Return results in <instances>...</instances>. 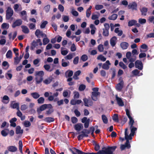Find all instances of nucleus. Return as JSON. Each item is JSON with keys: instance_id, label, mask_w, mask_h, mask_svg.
I'll return each instance as SVG.
<instances>
[{"instance_id": "44", "label": "nucleus", "mask_w": 154, "mask_h": 154, "mask_svg": "<svg viewBox=\"0 0 154 154\" xmlns=\"http://www.w3.org/2000/svg\"><path fill=\"white\" fill-rule=\"evenodd\" d=\"M19 146V149L20 151V152L23 153L22 152V147H23V144L21 140H19L18 143Z\"/></svg>"}, {"instance_id": "17", "label": "nucleus", "mask_w": 154, "mask_h": 154, "mask_svg": "<svg viewBox=\"0 0 154 154\" xmlns=\"http://www.w3.org/2000/svg\"><path fill=\"white\" fill-rule=\"evenodd\" d=\"M47 108L46 104H44L41 106L39 108L37 109V111L38 114L41 113V111H42Z\"/></svg>"}, {"instance_id": "33", "label": "nucleus", "mask_w": 154, "mask_h": 154, "mask_svg": "<svg viewBox=\"0 0 154 154\" xmlns=\"http://www.w3.org/2000/svg\"><path fill=\"white\" fill-rule=\"evenodd\" d=\"M137 22V21L134 20H130L128 24V25L129 26H131L134 25H135Z\"/></svg>"}, {"instance_id": "62", "label": "nucleus", "mask_w": 154, "mask_h": 154, "mask_svg": "<svg viewBox=\"0 0 154 154\" xmlns=\"http://www.w3.org/2000/svg\"><path fill=\"white\" fill-rule=\"evenodd\" d=\"M53 111L54 110L53 109H50L46 111L45 113L47 115H49L52 113Z\"/></svg>"}, {"instance_id": "59", "label": "nucleus", "mask_w": 154, "mask_h": 154, "mask_svg": "<svg viewBox=\"0 0 154 154\" xmlns=\"http://www.w3.org/2000/svg\"><path fill=\"white\" fill-rule=\"evenodd\" d=\"M103 46L102 44H100L98 46V49L100 52H102L103 51Z\"/></svg>"}, {"instance_id": "41", "label": "nucleus", "mask_w": 154, "mask_h": 154, "mask_svg": "<svg viewBox=\"0 0 154 154\" xmlns=\"http://www.w3.org/2000/svg\"><path fill=\"white\" fill-rule=\"evenodd\" d=\"M64 59L62 60V66L63 67H65L69 66V63L68 62L67 63L64 62Z\"/></svg>"}, {"instance_id": "8", "label": "nucleus", "mask_w": 154, "mask_h": 154, "mask_svg": "<svg viewBox=\"0 0 154 154\" xmlns=\"http://www.w3.org/2000/svg\"><path fill=\"white\" fill-rule=\"evenodd\" d=\"M90 120L89 119H88L86 117H84L82 119L81 122L82 123H84V127L85 128H88L89 126Z\"/></svg>"}, {"instance_id": "23", "label": "nucleus", "mask_w": 154, "mask_h": 154, "mask_svg": "<svg viewBox=\"0 0 154 154\" xmlns=\"http://www.w3.org/2000/svg\"><path fill=\"white\" fill-rule=\"evenodd\" d=\"M35 35L37 37H39V36L41 35L42 36H43L44 34L43 33V32L41 31L40 30L38 29H37L35 32Z\"/></svg>"}, {"instance_id": "12", "label": "nucleus", "mask_w": 154, "mask_h": 154, "mask_svg": "<svg viewBox=\"0 0 154 154\" xmlns=\"http://www.w3.org/2000/svg\"><path fill=\"white\" fill-rule=\"evenodd\" d=\"M137 4L135 2H133L130 3L128 5V8L129 9H132V10H137Z\"/></svg>"}, {"instance_id": "16", "label": "nucleus", "mask_w": 154, "mask_h": 154, "mask_svg": "<svg viewBox=\"0 0 154 154\" xmlns=\"http://www.w3.org/2000/svg\"><path fill=\"white\" fill-rule=\"evenodd\" d=\"M83 128V125L81 123H77L74 125V128L77 131H80Z\"/></svg>"}, {"instance_id": "1", "label": "nucleus", "mask_w": 154, "mask_h": 154, "mask_svg": "<svg viewBox=\"0 0 154 154\" xmlns=\"http://www.w3.org/2000/svg\"><path fill=\"white\" fill-rule=\"evenodd\" d=\"M95 130V128L94 127H91L90 128V130L87 129H84L80 133L82 134L79 135L77 137L78 140H80L82 139L84 137H88V134H90V132H94Z\"/></svg>"}, {"instance_id": "35", "label": "nucleus", "mask_w": 154, "mask_h": 154, "mask_svg": "<svg viewBox=\"0 0 154 154\" xmlns=\"http://www.w3.org/2000/svg\"><path fill=\"white\" fill-rule=\"evenodd\" d=\"M53 78H49L48 79H45L44 81V83L46 84V85H48L50 84Z\"/></svg>"}, {"instance_id": "64", "label": "nucleus", "mask_w": 154, "mask_h": 154, "mask_svg": "<svg viewBox=\"0 0 154 154\" xmlns=\"http://www.w3.org/2000/svg\"><path fill=\"white\" fill-rule=\"evenodd\" d=\"M28 26L30 29H32L35 27V24L31 23L29 24Z\"/></svg>"}, {"instance_id": "38", "label": "nucleus", "mask_w": 154, "mask_h": 154, "mask_svg": "<svg viewBox=\"0 0 154 154\" xmlns=\"http://www.w3.org/2000/svg\"><path fill=\"white\" fill-rule=\"evenodd\" d=\"M113 120L116 122H119L118 116L117 114H114L112 117Z\"/></svg>"}, {"instance_id": "29", "label": "nucleus", "mask_w": 154, "mask_h": 154, "mask_svg": "<svg viewBox=\"0 0 154 154\" xmlns=\"http://www.w3.org/2000/svg\"><path fill=\"white\" fill-rule=\"evenodd\" d=\"M81 73V71L80 70H78L75 72L73 76V79L75 80L78 79H79V78L78 77V76L80 75Z\"/></svg>"}, {"instance_id": "45", "label": "nucleus", "mask_w": 154, "mask_h": 154, "mask_svg": "<svg viewBox=\"0 0 154 154\" xmlns=\"http://www.w3.org/2000/svg\"><path fill=\"white\" fill-rule=\"evenodd\" d=\"M128 118L129 119V125L130 126L132 127V126H133V124L134 123V120L132 117H129V118Z\"/></svg>"}, {"instance_id": "37", "label": "nucleus", "mask_w": 154, "mask_h": 154, "mask_svg": "<svg viewBox=\"0 0 154 154\" xmlns=\"http://www.w3.org/2000/svg\"><path fill=\"white\" fill-rule=\"evenodd\" d=\"M103 122L104 124H107L108 122V119L105 115H102L101 116Z\"/></svg>"}, {"instance_id": "53", "label": "nucleus", "mask_w": 154, "mask_h": 154, "mask_svg": "<svg viewBox=\"0 0 154 154\" xmlns=\"http://www.w3.org/2000/svg\"><path fill=\"white\" fill-rule=\"evenodd\" d=\"M138 22L140 23L143 24L146 23V20L145 19L140 18L138 20Z\"/></svg>"}, {"instance_id": "43", "label": "nucleus", "mask_w": 154, "mask_h": 154, "mask_svg": "<svg viewBox=\"0 0 154 154\" xmlns=\"http://www.w3.org/2000/svg\"><path fill=\"white\" fill-rule=\"evenodd\" d=\"M5 76L8 80H11L12 77V74L11 73H6L5 74Z\"/></svg>"}, {"instance_id": "14", "label": "nucleus", "mask_w": 154, "mask_h": 154, "mask_svg": "<svg viewBox=\"0 0 154 154\" xmlns=\"http://www.w3.org/2000/svg\"><path fill=\"white\" fill-rule=\"evenodd\" d=\"M100 93L99 92H92L91 96L92 99L95 101H97V96L98 95H100Z\"/></svg>"}, {"instance_id": "51", "label": "nucleus", "mask_w": 154, "mask_h": 154, "mask_svg": "<svg viewBox=\"0 0 154 154\" xmlns=\"http://www.w3.org/2000/svg\"><path fill=\"white\" fill-rule=\"evenodd\" d=\"M119 66L123 69H125L127 68V66L125 65L123 62H120L119 63Z\"/></svg>"}, {"instance_id": "2", "label": "nucleus", "mask_w": 154, "mask_h": 154, "mask_svg": "<svg viewBox=\"0 0 154 154\" xmlns=\"http://www.w3.org/2000/svg\"><path fill=\"white\" fill-rule=\"evenodd\" d=\"M116 148V146H103L101 149L103 154H114L113 152Z\"/></svg>"}, {"instance_id": "20", "label": "nucleus", "mask_w": 154, "mask_h": 154, "mask_svg": "<svg viewBox=\"0 0 154 154\" xmlns=\"http://www.w3.org/2000/svg\"><path fill=\"white\" fill-rule=\"evenodd\" d=\"M9 101V98L7 95H5L3 97L2 99V102L5 103H8Z\"/></svg>"}, {"instance_id": "15", "label": "nucleus", "mask_w": 154, "mask_h": 154, "mask_svg": "<svg viewBox=\"0 0 154 154\" xmlns=\"http://www.w3.org/2000/svg\"><path fill=\"white\" fill-rule=\"evenodd\" d=\"M117 37L116 36H113L110 39V43L112 47H114L115 46L117 42Z\"/></svg>"}, {"instance_id": "47", "label": "nucleus", "mask_w": 154, "mask_h": 154, "mask_svg": "<svg viewBox=\"0 0 154 154\" xmlns=\"http://www.w3.org/2000/svg\"><path fill=\"white\" fill-rule=\"evenodd\" d=\"M45 101L44 98L42 97L39 98L37 100L38 103L39 104H42Z\"/></svg>"}, {"instance_id": "34", "label": "nucleus", "mask_w": 154, "mask_h": 154, "mask_svg": "<svg viewBox=\"0 0 154 154\" xmlns=\"http://www.w3.org/2000/svg\"><path fill=\"white\" fill-rule=\"evenodd\" d=\"M38 45L37 42L35 40H33L31 44V46L30 47V49L32 50H33L34 48Z\"/></svg>"}, {"instance_id": "11", "label": "nucleus", "mask_w": 154, "mask_h": 154, "mask_svg": "<svg viewBox=\"0 0 154 154\" xmlns=\"http://www.w3.org/2000/svg\"><path fill=\"white\" fill-rule=\"evenodd\" d=\"M22 23V21L20 19H18L16 20L13 22L12 27L13 28H14L17 26H18L21 25Z\"/></svg>"}, {"instance_id": "19", "label": "nucleus", "mask_w": 154, "mask_h": 154, "mask_svg": "<svg viewBox=\"0 0 154 154\" xmlns=\"http://www.w3.org/2000/svg\"><path fill=\"white\" fill-rule=\"evenodd\" d=\"M125 138L126 140V141L125 145L127 148L128 149H129L131 147L130 144L129 143V140H130L129 139V137H127V136L126 132H125Z\"/></svg>"}, {"instance_id": "25", "label": "nucleus", "mask_w": 154, "mask_h": 154, "mask_svg": "<svg viewBox=\"0 0 154 154\" xmlns=\"http://www.w3.org/2000/svg\"><path fill=\"white\" fill-rule=\"evenodd\" d=\"M140 11L142 15L146 16L148 11V8H146L143 7L141 9H140Z\"/></svg>"}, {"instance_id": "40", "label": "nucleus", "mask_w": 154, "mask_h": 154, "mask_svg": "<svg viewBox=\"0 0 154 154\" xmlns=\"http://www.w3.org/2000/svg\"><path fill=\"white\" fill-rule=\"evenodd\" d=\"M118 17V15L116 14H113L111 16L109 17V19L110 20H116Z\"/></svg>"}, {"instance_id": "55", "label": "nucleus", "mask_w": 154, "mask_h": 154, "mask_svg": "<svg viewBox=\"0 0 154 154\" xmlns=\"http://www.w3.org/2000/svg\"><path fill=\"white\" fill-rule=\"evenodd\" d=\"M43 44L44 45H45L48 43L50 42V40L49 39H48L47 38H43Z\"/></svg>"}, {"instance_id": "30", "label": "nucleus", "mask_w": 154, "mask_h": 154, "mask_svg": "<svg viewBox=\"0 0 154 154\" xmlns=\"http://www.w3.org/2000/svg\"><path fill=\"white\" fill-rule=\"evenodd\" d=\"M31 95L35 99H37L40 96V95L37 92L31 93Z\"/></svg>"}, {"instance_id": "31", "label": "nucleus", "mask_w": 154, "mask_h": 154, "mask_svg": "<svg viewBox=\"0 0 154 154\" xmlns=\"http://www.w3.org/2000/svg\"><path fill=\"white\" fill-rule=\"evenodd\" d=\"M73 74V72L72 70H68L65 73V75L66 77H71Z\"/></svg>"}, {"instance_id": "61", "label": "nucleus", "mask_w": 154, "mask_h": 154, "mask_svg": "<svg viewBox=\"0 0 154 154\" xmlns=\"http://www.w3.org/2000/svg\"><path fill=\"white\" fill-rule=\"evenodd\" d=\"M74 112L75 115V116L78 117H79L81 115V113L77 109H75L74 110Z\"/></svg>"}, {"instance_id": "42", "label": "nucleus", "mask_w": 154, "mask_h": 154, "mask_svg": "<svg viewBox=\"0 0 154 154\" xmlns=\"http://www.w3.org/2000/svg\"><path fill=\"white\" fill-rule=\"evenodd\" d=\"M94 144L95 146L94 147V150L96 151L99 150L100 146L99 144L97 143L95 141H94Z\"/></svg>"}, {"instance_id": "54", "label": "nucleus", "mask_w": 154, "mask_h": 154, "mask_svg": "<svg viewBox=\"0 0 154 154\" xmlns=\"http://www.w3.org/2000/svg\"><path fill=\"white\" fill-rule=\"evenodd\" d=\"M103 8L102 5H95V8L96 10H99L102 9Z\"/></svg>"}, {"instance_id": "63", "label": "nucleus", "mask_w": 154, "mask_h": 154, "mask_svg": "<svg viewBox=\"0 0 154 154\" xmlns=\"http://www.w3.org/2000/svg\"><path fill=\"white\" fill-rule=\"evenodd\" d=\"M132 72L134 75L137 76L138 75L139 73V71L137 69H135L133 70L132 71Z\"/></svg>"}, {"instance_id": "60", "label": "nucleus", "mask_w": 154, "mask_h": 154, "mask_svg": "<svg viewBox=\"0 0 154 154\" xmlns=\"http://www.w3.org/2000/svg\"><path fill=\"white\" fill-rule=\"evenodd\" d=\"M73 56L72 54H69L66 57H65V59L66 60H71Z\"/></svg>"}, {"instance_id": "36", "label": "nucleus", "mask_w": 154, "mask_h": 154, "mask_svg": "<svg viewBox=\"0 0 154 154\" xmlns=\"http://www.w3.org/2000/svg\"><path fill=\"white\" fill-rule=\"evenodd\" d=\"M6 56L7 58H12V52L11 50H9L8 51Z\"/></svg>"}, {"instance_id": "57", "label": "nucleus", "mask_w": 154, "mask_h": 154, "mask_svg": "<svg viewBox=\"0 0 154 154\" xmlns=\"http://www.w3.org/2000/svg\"><path fill=\"white\" fill-rule=\"evenodd\" d=\"M48 23V22L46 21H43L40 27L42 29L45 28Z\"/></svg>"}, {"instance_id": "46", "label": "nucleus", "mask_w": 154, "mask_h": 154, "mask_svg": "<svg viewBox=\"0 0 154 154\" xmlns=\"http://www.w3.org/2000/svg\"><path fill=\"white\" fill-rule=\"evenodd\" d=\"M97 59L103 61H105L106 60V58L102 55H100L97 57Z\"/></svg>"}, {"instance_id": "18", "label": "nucleus", "mask_w": 154, "mask_h": 154, "mask_svg": "<svg viewBox=\"0 0 154 154\" xmlns=\"http://www.w3.org/2000/svg\"><path fill=\"white\" fill-rule=\"evenodd\" d=\"M111 65V63H110L109 61V60L106 61V62L103 63L102 66V68L103 69L108 70L109 68V66Z\"/></svg>"}, {"instance_id": "22", "label": "nucleus", "mask_w": 154, "mask_h": 154, "mask_svg": "<svg viewBox=\"0 0 154 154\" xmlns=\"http://www.w3.org/2000/svg\"><path fill=\"white\" fill-rule=\"evenodd\" d=\"M7 148L9 151L12 152H15L17 150V148L16 147L13 146H9Z\"/></svg>"}, {"instance_id": "56", "label": "nucleus", "mask_w": 154, "mask_h": 154, "mask_svg": "<svg viewBox=\"0 0 154 154\" xmlns=\"http://www.w3.org/2000/svg\"><path fill=\"white\" fill-rule=\"evenodd\" d=\"M71 122L73 124L77 123L78 121V119L75 117H72L71 118Z\"/></svg>"}, {"instance_id": "58", "label": "nucleus", "mask_w": 154, "mask_h": 154, "mask_svg": "<svg viewBox=\"0 0 154 154\" xmlns=\"http://www.w3.org/2000/svg\"><path fill=\"white\" fill-rule=\"evenodd\" d=\"M79 57L78 56L75 57L74 59L73 60V63L75 64H77L79 62Z\"/></svg>"}, {"instance_id": "10", "label": "nucleus", "mask_w": 154, "mask_h": 154, "mask_svg": "<svg viewBox=\"0 0 154 154\" xmlns=\"http://www.w3.org/2000/svg\"><path fill=\"white\" fill-rule=\"evenodd\" d=\"M124 85V82L123 80H122L117 84L116 88V90L118 91H121L123 88Z\"/></svg>"}, {"instance_id": "21", "label": "nucleus", "mask_w": 154, "mask_h": 154, "mask_svg": "<svg viewBox=\"0 0 154 154\" xmlns=\"http://www.w3.org/2000/svg\"><path fill=\"white\" fill-rule=\"evenodd\" d=\"M120 46L123 49H126L128 48L129 44L128 42H122L120 44Z\"/></svg>"}, {"instance_id": "7", "label": "nucleus", "mask_w": 154, "mask_h": 154, "mask_svg": "<svg viewBox=\"0 0 154 154\" xmlns=\"http://www.w3.org/2000/svg\"><path fill=\"white\" fill-rule=\"evenodd\" d=\"M84 105L86 106L89 107L93 105V102L90 99H88L86 98L83 99Z\"/></svg>"}, {"instance_id": "32", "label": "nucleus", "mask_w": 154, "mask_h": 154, "mask_svg": "<svg viewBox=\"0 0 154 154\" xmlns=\"http://www.w3.org/2000/svg\"><path fill=\"white\" fill-rule=\"evenodd\" d=\"M43 80V77L39 76H35V80L36 84H39L41 83Z\"/></svg>"}, {"instance_id": "49", "label": "nucleus", "mask_w": 154, "mask_h": 154, "mask_svg": "<svg viewBox=\"0 0 154 154\" xmlns=\"http://www.w3.org/2000/svg\"><path fill=\"white\" fill-rule=\"evenodd\" d=\"M81 59L84 62L85 61L88 59V56L86 54H83L81 57Z\"/></svg>"}, {"instance_id": "3", "label": "nucleus", "mask_w": 154, "mask_h": 154, "mask_svg": "<svg viewBox=\"0 0 154 154\" xmlns=\"http://www.w3.org/2000/svg\"><path fill=\"white\" fill-rule=\"evenodd\" d=\"M6 13V19L9 20L11 19V20H12L13 18L12 17L13 15L14 11L11 7H8Z\"/></svg>"}, {"instance_id": "50", "label": "nucleus", "mask_w": 154, "mask_h": 154, "mask_svg": "<svg viewBox=\"0 0 154 154\" xmlns=\"http://www.w3.org/2000/svg\"><path fill=\"white\" fill-rule=\"evenodd\" d=\"M128 119L126 116H123L121 119V123L125 124L127 121Z\"/></svg>"}, {"instance_id": "27", "label": "nucleus", "mask_w": 154, "mask_h": 154, "mask_svg": "<svg viewBox=\"0 0 154 154\" xmlns=\"http://www.w3.org/2000/svg\"><path fill=\"white\" fill-rule=\"evenodd\" d=\"M43 120L47 123H50L54 122V119L53 118L48 117L43 119Z\"/></svg>"}, {"instance_id": "9", "label": "nucleus", "mask_w": 154, "mask_h": 154, "mask_svg": "<svg viewBox=\"0 0 154 154\" xmlns=\"http://www.w3.org/2000/svg\"><path fill=\"white\" fill-rule=\"evenodd\" d=\"M135 67L138 69L141 70L143 68V64L140 60H137L135 62Z\"/></svg>"}, {"instance_id": "39", "label": "nucleus", "mask_w": 154, "mask_h": 154, "mask_svg": "<svg viewBox=\"0 0 154 154\" xmlns=\"http://www.w3.org/2000/svg\"><path fill=\"white\" fill-rule=\"evenodd\" d=\"M19 104L18 103H14L11 106V108L13 109H19Z\"/></svg>"}, {"instance_id": "52", "label": "nucleus", "mask_w": 154, "mask_h": 154, "mask_svg": "<svg viewBox=\"0 0 154 154\" xmlns=\"http://www.w3.org/2000/svg\"><path fill=\"white\" fill-rule=\"evenodd\" d=\"M24 125L26 127H28L31 126V124L29 121H25L24 122Z\"/></svg>"}, {"instance_id": "24", "label": "nucleus", "mask_w": 154, "mask_h": 154, "mask_svg": "<svg viewBox=\"0 0 154 154\" xmlns=\"http://www.w3.org/2000/svg\"><path fill=\"white\" fill-rule=\"evenodd\" d=\"M35 76H39L43 77L44 73L43 71H37L35 72Z\"/></svg>"}, {"instance_id": "28", "label": "nucleus", "mask_w": 154, "mask_h": 154, "mask_svg": "<svg viewBox=\"0 0 154 154\" xmlns=\"http://www.w3.org/2000/svg\"><path fill=\"white\" fill-rule=\"evenodd\" d=\"M21 127L20 126H17L16 128V133L17 134H22L23 133V130L21 129Z\"/></svg>"}, {"instance_id": "26", "label": "nucleus", "mask_w": 154, "mask_h": 154, "mask_svg": "<svg viewBox=\"0 0 154 154\" xmlns=\"http://www.w3.org/2000/svg\"><path fill=\"white\" fill-rule=\"evenodd\" d=\"M21 27L22 29V32L23 33L26 34H27L29 32V30L26 26L22 25L21 26Z\"/></svg>"}, {"instance_id": "4", "label": "nucleus", "mask_w": 154, "mask_h": 154, "mask_svg": "<svg viewBox=\"0 0 154 154\" xmlns=\"http://www.w3.org/2000/svg\"><path fill=\"white\" fill-rule=\"evenodd\" d=\"M130 129L131 130V133L129 135H128V133L127 132V131L128 130V128H126L125 129V134L126 132L127 136V137H129V139L130 140H131L132 139V136H133L134 135L135 133V131H137V128L134 127V126H132V127L130 126Z\"/></svg>"}, {"instance_id": "5", "label": "nucleus", "mask_w": 154, "mask_h": 154, "mask_svg": "<svg viewBox=\"0 0 154 154\" xmlns=\"http://www.w3.org/2000/svg\"><path fill=\"white\" fill-rule=\"evenodd\" d=\"M104 28L103 29L102 34L105 37L108 36L109 35V24L105 23L104 24Z\"/></svg>"}, {"instance_id": "13", "label": "nucleus", "mask_w": 154, "mask_h": 154, "mask_svg": "<svg viewBox=\"0 0 154 154\" xmlns=\"http://www.w3.org/2000/svg\"><path fill=\"white\" fill-rule=\"evenodd\" d=\"M116 99L119 106H124V103L122 98L118 97L117 95H116Z\"/></svg>"}, {"instance_id": "6", "label": "nucleus", "mask_w": 154, "mask_h": 154, "mask_svg": "<svg viewBox=\"0 0 154 154\" xmlns=\"http://www.w3.org/2000/svg\"><path fill=\"white\" fill-rule=\"evenodd\" d=\"M70 151L73 154H91V153L85 152L74 147L70 149Z\"/></svg>"}, {"instance_id": "48", "label": "nucleus", "mask_w": 154, "mask_h": 154, "mask_svg": "<svg viewBox=\"0 0 154 154\" xmlns=\"http://www.w3.org/2000/svg\"><path fill=\"white\" fill-rule=\"evenodd\" d=\"M86 88V86L84 84H81L79 86V91H84Z\"/></svg>"}]
</instances>
